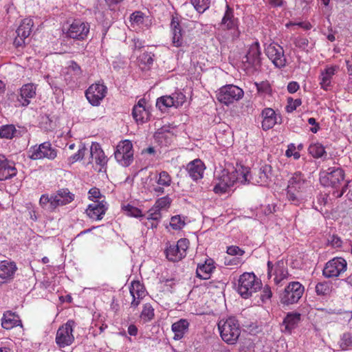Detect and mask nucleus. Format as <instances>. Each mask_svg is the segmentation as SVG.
<instances>
[{"label":"nucleus","instance_id":"1","mask_svg":"<svg viewBox=\"0 0 352 352\" xmlns=\"http://www.w3.org/2000/svg\"><path fill=\"white\" fill-rule=\"evenodd\" d=\"M309 186V182L305 175L299 172L292 174L288 179L287 187V198L291 204L298 206L302 200V193Z\"/></svg>","mask_w":352,"mask_h":352},{"label":"nucleus","instance_id":"2","mask_svg":"<svg viewBox=\"0 0 352 352\" xmlns=\"http://www.w3.org/2000/svg\"><path fill=\"white\" fill-rule=\"evenodd\" d=\"M320 184L324 186H331L333 188H339L333 194L337 197H340L346 190L348 182L342 186L344 182V171L340 167H329L327 170L320 173Z\"/></svg>","mask_w":352,"mask_h":352},{"label":"nucleus","instance_id":"3","mask_svg":"<svg viewBox=\"0 0 352 352\" xmlns=\"http://www.w3.org/2000/svg\"><path fill=\"white\" fill-rule=\"evenodd\" d=\"M261 287V280L253 272H244L239 276L236 289L243 298L248 299Z\"/></svg>","mask_w":352,"mask_h":352},{"label":"nucleus","instance_id":"4","mask_svg":"<svg viewBox=\"0 0 352 352\" xmlns=\"http://www.w3.org/2000/svg\"><path fill=\"white\" fill-rule=\"evenodd\" d=\"M221 337L226 342L232 344L238 340L241 330L235 317H230L226 320H221L218 323Z\"/></svg>","mask_w":352,"mask_h":352},{"label":"nucleus","instance_id":"5","mask_svg":"<svg viewBox=\"0 0 352 352\" xmlns=\"http://www.w3.org/2000/svg\"><path fill=\"white\" fill-rule=\"evenodd\" d=\"M243 95V89L238 86L226 85L219 89L217 98L221 103L228 105L241 99Z\"/></svg>","mask_w":352,"mask_h":352},{"label":"nucleus","instance_id":"6","mask_svg":"<svg viewBox=\"0 0 352 352\" xmlns=\"http://www.w3.org/2000/svg\"><path fill=\"white\" fill-rule=\"evenodd\" d=\"M117 162L124 167H127L133 161V144L129 140L119 142L114 152Z\"/></svg>","mask_w":352,"mask_h":352},{"label":"nucleus","instance_id":"7","mask_svg":"<svg viewBox=\"0 0 352 352\" xmlns=\"http://www.w3.org/2000/svg\"><path fill=\"white\" fill-rule=\"evenodd\" d=\"M304 291V286L299 282L289 283L281 294V303L286 305L296 303L301 298Z\"/></svg>","mask_w":352,"mask_h":352},{"label":"nucleus","instance_id":"8","mask_svg":"<svg viewBox=\"0 0 352 352\" xmlns=\"http://www.w3.org/2000/svg\"><path fill=\"white\" fill-rule=\"evenodd\" d=\"M217 181L214 187V192L218 194H223L227 192L228 189L236 182V177L234 173H232V168H226L221 170L216 176Z\"/></svg>","mask_w":352,"mask_h":352},{"label":"nucleus","instance_id":"9","mask_svg":"<svg viewBox=\"0 0 352 352\" xmlns=\"http://www.w3.org/2000/svg\"><path fill=\"white\" fill-rule=\"evenodd\" d=\"M29 157L33 160L41 159L54 160L57 156V150L52 147L50 142H45L39 146H32L29 151Z\"/></svg>","mask_w":352,"mask_h":352},{"label":"nucleus","instance_id":"10","mask_svg":"<svg viewBox=\"0 0 352 352\" xmlns=\"http://www.w3.org/2000/svg\"><path fill=\"white\" fill-rule=\"evenodd\" d=\"M261 49L258 42L252 44L243 58V65L246 70H257L261 65Z\"/></svg>","mask_w":352,"mask_h":352},{"label":"nucleus","instance_id":"11","mask_svg":"<svg viewBox=\"0 0 352 352\" xmlns=\"http://www.w3.org/2000/svg\"><path fill=\"white\" fill-rule=\"evenodd\" d=\"M189 241L187 239H180L176 244H170L165 250L166 256L172 262H178L186 255Z\"/></svg>","mask_w":352,"mask_h":352},{"label":"nucleus","instance_id":"12","mask_svg":"<svg viewBox=\"0 0 352 352\" xmlns=\"http://www.w3.org/2000/svg\"><path fill=\"white\" fill-rule=\"evenodd\" d=\"M347 263L342 257H335L329 261L322 270V274L324 277L336 278L346 272Z\"/></svg>","mask_w":352,"mask_h":352},{"label":"nucleus","instance_id":"13","mask_svg":"<svg viewBox=\"0 0 352 352\" xmlns=\"http://www.w3.org/2000/svg\"><path fill=\"white\" fill-rule=\"evenodd\" d=\"M238 19L234 16L233 9L227 4L224 15L221 19V25L223 26V29L230 32V36L232 41L237 39L241 34L238 27Z\"/></svg>","mask_w":352,"mask_h":352},{"label":"nucleus","instance_id":"14","mask_svg":"<svg viewBox=\"0 0 352 352\" xmlns=\"http://www.w3.org/2000/svg\"><path fill=\"white\" fill-rule=\"evenodd\" d=\"M74 324V321L69 320L58 328L56 336V342L59 347L63 348L72 344L74 340L72 333Z\"/></svg>","mask_w":352,"mask_h":352},{"label":"nucleus","instance_id":"15","mask_svg":"<svg viewBox=\"0 0 352 352\" xmlns=\"http://www.w3.org/2000/svg\"><path fill=\"white\" fill-rule=\"evenodd\" d=\"M89 154L95 164L94 168L98 172H105L108 162L107 157L105 155L100 144L92 142L89 148Z\"/></svg>","mask_w":352,"mask_h":352},{"label":"nucleus","instance_id":"16","mask_svg":"<svg viewBox=\"0 0 352 352\" xmlns=\"http://www.w3.org/2000/svg\"><path fill=\"white\" fill-rule=\"evenodd\" d=\"M265 54L274 65L279 69L285 67L287 60L283 48L277 43H270L265 48Z\"/></svg>","mask_w":352,"mask_h":352},{"label":"nucleus","instance_id":"17","mask_svg":"<svg viewBox=\"0 0 352 352\" xmlns=\"http://www.w3.org/2000/svg\"><path fill=\"white\" fill-rule=\"evenodd\" d=\"M272 176V167L270 165L264 164L259 168H254L250 175V182L260 186L268 185Z\"/></svg>","mask_w":352,"mask_h":352},{"label":"nucleus","instance_id":"18","mask_svg":"<svg viewBox=\"0 0 352 352\" xmlns=\"http://www.w3.org/2000/svg\"><path fill=\"white\" fill-rule=\"evenodd\" d=\"M34 22L32 19H24L17 30L16 36L14 40V45L16 47H21L25 44V39L30 35Z\"/></svg>","mask_w":352,"mask_h":352},{"label":"nucleus","instance_id":"19","mask_svg":"<svg viewBox=\"0 0 352 352\" xmlns=\"http://www.w3.org/2000/svg\"><path fill=\"white\" fill-rule=\"evenodd\" d=\"M170 28L173 45L179 47L186 45V42L184 40V31L177 17H172Z\"/></svg>","mask_w":352,"mask_h":352},{"label":"nucleus","instance_id":"20","mask_svg":"<svg viewBox=\"0 0 352 352\" xmlns=\"http://www.w3.org/2000/svg\"><path fill=\"white\" fill-rule=\"evenodd\" d=\"M267 276L271 278L272 275L275 277L274 280L276 284H279L283 280L288 277L289 273L284 266L283 261H278L274 266L271 261L267 262Z\"/></svg>","mask_w":352,"mask_h":352},{"label":"nucleus","instance_id":"21","mask_svg":"<svg viewBox=\"0 0 352 352\" xmlns=\"http://www.w3.org/2000/svg\"><path fill=\"white\" fill-rule=\"evenodd\" d=\"M129 292L132 297L131 307L135 309L140 304L141 300L146 296V290L142 284L138 280H133L131 283Z\"/></svg>","mask_w":352,"mask_h":352},{"label":"nucleus","instance_id":"22","mask_svg":"<svg viewBox=\"0 0 352 352\" xmlns=\"http://www.w3.org/2000/svg\"><path fill=\"white\" fill-rule=\"evenodd\" d=\"M107 87L102 83H95L89 86V104L98 106L105 97Z\"/></svg>","mask_w":352,"mask_h":352},{"label":"nucleus","instance_id":"23","mask_svg":"<svg viewBox=\"0 0 352 352\" xmlns=\"http://www.w3.org/2000/svg\"><path fill=\"white\" fill-rule=\"evenodd\" d=\"M205 168L204 162L199 159H195L187 164L186 170L192 180L197 181L203 177Z\"/></svg>","mask_w":352,"mask_h":352},{"label":"nucleus","instance_id":"24","mask_svg":"<svg viewBox=\"0 0 352 352\" xmlns=\"http://www.w3.org/2000/svg\"><path fill=\"white\" fill-rule=\"evenodd\" d=\"M17 270L14 262L3 261L0 263V285L12 280Z\"/></svg>","mask_w":352,"mask_h":352},{"label":"nucleus","instance_id":"25","mask_svg":"<svg viewBox=\"0 0 352 352\" xmlns=\"http://www.w3.org/2000/svg\"><path fill=\"white\" fill-rule=\"evenodd\" d=\"M36 87L33 83H28L22 86L20 89V94L18 101L23 107H27L30 103V99L36 96Z\"/></svg>","mask_w":352,"mask_h":352},{"label":"nucleus","instance_id":"26","mask_svg":"<svg viewBox=\"0 0 352 352\" xmlns=\"http://www.w3.org/2000/svg\"><path fill=\"white\" fill-rule=\"evenodd\" d=\"M88 30H85V25L80 21L75 20L67 32L68 37L74 39H84L87 37Z\"/></svg>","mask_w":352,"mask_h":352},{"label":"nucleus","instance_id":"27","mask_svg":"<svg viewBox=\"0 0 352 352\" xmlns=\"http://www.w3.org/2000/svg\"><path fill=\"white\" fill-rule=\"evenodd\" d=\"M16 175V169L13 163L9 162L4 155H0V181L10 179Z\"/></svg>","mask_w":352,"mask_h":352},{"label":"nucleus","instance_id":"28","mask_svg":"<svg viewBox=\"0 0 352 352\" xmlns=\"http://www.w3.org/2000/svg\"><path fill=\"white\" fill-rule=\"evenodd\" d=\"M215 269L213 259L206 258L204 263H199L196 270L197 277L202 280H208Z\"/></svg>","mask_w":352,"mask_h":352},{"label":"nucleus","instance_id":"29","mask_svg":"<svg viewBox=\"0 0 352 352\" xmlns=\"http://www.w3.org/2000/svg\"><path fill=\"white\" fill-rule=\"evenodd\" d=\"M106 201L89 203V219L95 221L101 220L107 210Z\"/></svg>","mask_w":352,"mask_h":352},{"label":"nucleus","instance_id":"30","mask_svg":"<svg viewBox=\"0 0 352 352\" xmlns=\"http://www.w3.org/2000/svg\"><path fill=\"white\" fill-rule=\"evenodd\" d=\"M263 118L261 126L264 131H267L278 123V117L272 108H265L261 112Z\"/></svg>","mask_w":352,"mask_h":352},{"label":"nucleus","instance_id":"31","mask_svg":"<svg viewBox=\"0 0 352 352\" xmlns=\"http://www.w3.org/2000/svg\"><path fill=\"white\" fill-rule=\"evenodd\" d=\"M338 69V67L337 66H330L327 67L321 72L319 80L320 85L323 89L328 90L331 87V80Z\"/></svg>","mask_w":352,"mask_h":352},{"label":"nucleus","instance_id":"32","mask_svg":"<svg viewBox=\"0 0 352 352\" xmlns=\"http://www.w3.org/2000/svg\"><path fill=\"white\" fill-rule=\"evenodd\" d=\"M300 320V314L298 313H288L281 324V330L284 333H290L296 328Z\"/></svg>","mask_w":352,"mask_h":352},{"label":"nucleus","instance_id":"33","mask_svg":"<svg viewBox=\"0 0 352 352\" xmlns=\"http://www.w3.org/2000/svg\"><path fill=\"white\" fill-rule=\"evenodd\" d=\"M53 203L55 208L59 206L66 205L74 200V195L68 189H60L53 195Z\"/></svg>","mask_w":352,"mask_h":352},{"label":"nucleus","instance_id":"34","mask_svg":"<svg viewBox=\"0 0 352 352\" xmlns=\"http://www.w3.org/2000/svg\"><path fill=\"white\" fill-rule=\"evenodd\" d=\"M189 324L188 321L183 318L174 322L171 327V329L175 334L174 339L176 340L182 339L188 331Z\"/></svg>","mask_w":352,"mask_h":352},{"label":"nucleus","instance_id":"35","mask_svg":"<svg viewBox=\"0 0 352 352\" xmlns=\"http://www.w3.org/2000/svg\"><path fill=\"white\" fill-rule=\"evenodd\" d=\"M19 325H21V322L17 315L10 311H7L3 314V316L1 320V326L3 328L6 329H11Z\"/></svg>","mask_w":352,"mask_h":352},{"label":"nucleus","instance_id":"36","mask_svg":"<svg viewBox=\"0 0 352 352\" xmlns=\"http://www.w3.org/2000/svg\"><path fill=\"white\" fill-rule=\"evenodd\" d=\"M232 170V173H234L236 177V182H240L241 184H246L248 182H250V178L248 179V174L250 173V170L248 167L243 166L241 165L236 166V168L231 167Z\"/></svg>","mask_w":352,"mask_h":352},{"label":"nucleus","instance_id":"37","mask_svg":"<svg viewBox=\"0 0 352 352\" xmlns=\"http://www.w3.org/2000/svg\"><path fill=\"white\" fill-rule=\"evenodd\" d=\"M17 130L14 124H6L0 126V138L12 139L16 136Z\"/></svg>","mask_w":352,"mask_h":352},{"label":"nucleus","instance_id":"38","mask_svg":"<svg viewBox=\"0 0 352 352\" xmlns=\"http://www.w3.org/2000/svg\"><path fill=\"white\" fill-rule=\"evenodd\" d=\"M308 150L309 154L315 158L321 157L326 153L324 146L320 143L311 144Z\"/></svg>","mask_w":352,"mask_h":352},{"label":"nucleus","instance_id":"39","mask_svg":"<svg viewBox=\"0 0 352 352\" xmlns=\"http://www.w3.org/2000/svg\"><path fill=\"white\" fill-rule=\"evenodd\" d=\"M171 96H163L157 98L156 102V107L160 110L163 111L164 109L173 107L174 102H173Z\"/></svg>","mask_w":352,"mask_h":352},{"label":"nucleus","instance_id":"40","mask_svg":"<svg viewBox=\"0 0 352 352\" xmlns=\"http://www.w3.org/2000/svg\"><path fill=\"white\" fill-rule=\"evenodd\" d=\"M190 1L195 9L201 14L208 10L210 6V0H190Z\"/></svg>","mask_w":352,"mask_h":352},{"label":"nucleus","instance_id":"41","mask_svg":"<svg viewBox=\"0 0 352 352\" xmlns=\"http://www.w3.org/2000/svg\"><path fill=\"white\" fill-rule=\"evenodd\" d=\"M53 195L49 196L48 195H42L39 203L43 208H47L50 210L55 209L53 201Z\"/></svg>","mask_w":352,"mask_h":352},{"label":"nucleus","instance_id":"42","mask_svg":"<svg viewBox=\"0 0 352 352\" xmlns=\"http://www.w3.org/2000/svg\"><path fill=\"white\" fill-rule=\"evenodd\" d=\"M157 183L159 186H169L171 184V177L166 171H161L157 179Z\"/></svg>","mask_w":352,"mask_h":352},{"label":"nucleus","instance_id":"43","mask_svg":"<svg viewBox=\"0 0 352 352\" xmlns=\"http://www.w3.org/2000/svg\"><path fill=\"white\" fill-rule=\"evenodd\" d=\"M141 317L145 321L151 320L154 317V309L149 303H146L144 305L141 313Z\"/></svg>","mask_w":352,"mask_h":352},{"label":"nucleus","instance_id":"44","mask_svg":"<svg viewBox=\"0 0 352 352\" xmlns=\"http://www.w3.org/2000/svg\"><path fill=\"white\" fill-rule=\"evenodd\" d=\"M146 115V109L133 107L132 116L137 122L143 123L145 116Z\"/></svg>","mask_w":352,"mask_h":352},{"label":"nucleus","instance_id":"45","mask_svg":"<svg viewBox=\"0 0 352 352\" xmlns=\"http://www.w3.org/2000/svg\"><path fill=\"white\" fill-rule=\"evenodd\" d=\"M105 201V197L102 195L100 190L96 187L89 189V201L91 203L99 202V201Z\"/></svg>","mask_w":352,"mask_h":352},{"label":"nucleus","instance_id":"46","mask_svg":"<svg viewBox=\"0 0 352 352\" xmlns=\"http://www.w3.org/2000/svg\"><path fill=\"white\" fill-rule=\"evenodd\" d=\"M185 226L184 221L181 216L176 215L170 219V226L175 230H181Z\"/></svg>","mask_w":352,"mask_h":352},{"label":"nucleus","instance_id":"47","mask_svg":"<svg viewBox=\"0 0 352 352\" xmlns=\"http://www.w3.org/2000/svg\"><path fill=\"white\" fill-rule=\"evenodd\" d=\"M171 98H173V102H174L173 107L177 108L181 107L186 100V96L182 92H175L172 94Z\"/></svg>","mask_w":352,"mask_h":352},{"label":"nucleus","instance_id":"48","mask_svg":"<svg viewBox=\"0 0 352 352\" xmlns=\"http://www.w3.org/2000/svg\"><path fill=\"white\" fill-rule=\"evenodd\" d=\"M340 348L346 350L352 345V336L350 333H344L339 342Z\"/></svg>","mask_w":352,"mask_h":352},{"label":"nucleus","instance_id":"49","mask_svg":"<svg viewBox=\"0 0 352 352\" xmlns=\"http://www.w3.org/2000/svg\"><path fill=\"white\" fill-rule=\"evenodd\" d=\"M123 210L126 212V214L130 217H139L142 216V211L130 204L123 206Z\"/></svg>","mask_w":352,"mask_h":352},{"label":"nucleus","instance_id":"50","mask_svg":"<svg viewBox=\"0 0 352 352\" xmlns=\"http://www.w3.org/2000/svg\"><path fill=\"white\" fill-rule=\"evenodd\" d=\"M171 199L168 196L158 199L155 204V206L160 210L168 208L170 205Z\"/></svg>","mask_w":352,"mask_h":352},{"label":"nucleus","instance_id":"51","mask_svg":"<svg viewBox=\"0 0 352 352\" xmlns=\"http://www.w3.org/2000/svg\"><path fill=\"white\" fill-rule=\"evenodd\" d=\"M162 217L160 210L155 206L148 211L147 219L159 221Z\"/></svg>","mask_w":352,"mask_h":352},{"label":"nucleus","instance_id":"52","mask_svg":"<svg viewBox=\"0 0 352 352\" xmlns=\"http://www.w3.org/2000/svg\"><path fill=\"white\" fill-rule=\"evenodd\" d=\"M294 43L296 47L302 50H308L307 48L309 47V41L305 37H297L294 39Z\"/></svg>","mask_w":352,"mask_h":352},{"label":"nucleus","instance_id":"53","mask_svg":"<svg viewBox=\"0 0 352 352\" xmlns=\"http://www.w3.org/2000/svg\"><path fill=\"white\" fill-rule=\"evenodd\" d=\"M329 292V287L327 283H319L316 286V292L318 295L324 296Z\"/></svg>","mask_w":352,"mask_h":352},{"label":"nucleus","instance_id":"54","mask_svg":"<svg viewBox=\"0 0 352 352\" xmlns=\"http://www.w3.org/2000/svg\"><path fill=\"white\" fill-rule=\"evenodd\" d=\"M153 56L154 55L151 53H143L140 57V60L141 63L150 66L153 63Z\"/></svg>","mask_w":352,"mask_h":352},{"label":"nucleus","instance_id":"55","mask_svg":"<svg viewBox=\"0 0 352 352\" xmlns=\"http://www.w3.org/2000/svg\"><path fill=\"white\" fill-rule=\"evenodd\" d=\"M288 102L289 104L287 106V112H292L302 104V101L300 98H297L294 100H293L292 98H289Z\"/></svg>","mask_w":352,"mask_h":352},{"label":"nucleus","instance_id":"56","mask_svg":"<svg viewBox=\"0 0 352 352\" xmlns=\"http://www.w3.org/2000/svg\"><path fill=\"white\" fill-rule=\"evenodd\" d=\"M244 252L242 249L235 245H231L227 248V253L232 256H242Z\"/></svg>","mask_w":352,"mask_h":352},{"label":"nucleus","instance_id":"57","mask_svg":"<svg viewBox=\"0 0 352 352\" xmlns=\"http://www.w3.org/2000/svg\"><path fill=\"white\" fill-rule=\"evenodd\" d=\"M130 19L132 22L135 23L137 24L142 23L143 22V16L140 12H133L130 16Z\"/></svg>","mask_w":352,"mask_h":352},{"label":"nucleus","instance_id":"58","mask_svg":"<svg viewBox=\"0 0 352 352\" xmlns=\"http://www.w3.org/2000/svg\"><path fill=\"white\" fill-rule=\"evenodd\" d=\"M85 155V148H82V149H78V152L75 153L74 155H72L69 158V160L72 163H74L75 162H77L78 160H80L82 159L83 156Z\"/></svg>","mask_w":352,"mask_h":352},{"label":"nucleus","instance_id":"59","mask_svg":"<svg viewBox=\"0 0 352 352\" xmlns=\"http://www.w3.org/2000/svg\"><path fill=\"white\" fill-rule=\"evenodd\" d=\"M272 293L271 291V289L269 286L266 285L264 287L262 294H261V299L263 301L265 300L270 299L272 297Z\"/></svg>","mask_w":352,"mask_h":352},{"label":"nucleus","instance_id":"60","mask_svg":"<svg viewBox=\"0 0 352 352\" xmlns=\"http://www.w3.org/2000/svg\"><path fill=\"white\" fill-rule=\"evenodd\" d=\"M299 87L300 86L297 82L292 81L287 85V91L290 94H294L299 89Z\"/></svg>","mask_w":352,"mask_h":352},{"label":"nucleus","instance_id":"61","mask_svg":"<svg viewBox=\"0 0 352 352\" xmlns=\"http://www.w3.org/2000/svg\"><path fill=\"white\" fill-rule=\"evenodd\" d=\"M68 69L71 72H74L76 74H80V68L79 65L74 61L71 62Z\"/></svg>","mask_w":352,"mask_h":352},{"label":"nucleus","instance_id":"62","mask_svg":"<svg viewBox=\"0 0 352 352\" xmlns=\"http://www.w3.org/2000/svg\"><path fill=\"white\" fill-rule=\"evenodd\" d=\"M123 0H104L106 4L110 10H115L116 6L122 2Z\"/></svg>","mask_w":352,"mask_h":352},{"label":"nucleus","instance_id":"63","mask_svg":"<svg viewBox=\"0 0 352 352\" xmlns=\"http://www.w3.org/2000/svg\"><path fill=\"white\" fill-rule=\"evenodd\" d=\"M267 2L272 7H280L283 5V0H266Z\"/></svg>","mask_w":352,"mask_h":352},{"label":"nucleus","instance_id":"64","mask_svg":"<svg viewBox=\"0 0 352 352\" xmlns=\"http://www.w3.org/2000/svg\"><path fill=\"white\" fill-rule=\"evenodd\" d=\"M331 243L336 247H340L342 245V241L338 236H333Z\"/></svg>","mask_w":352,"mask_h":352}]
</instances>
